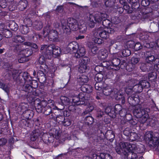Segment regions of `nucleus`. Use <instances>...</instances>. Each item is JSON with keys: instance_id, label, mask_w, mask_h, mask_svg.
I'll list each match as a JSON object with an SVG mask.
<instances>
[{"instance_id": "f257e3e1", "label": "nucleus", "mask_w": 159, "mask_h": 159, "mask_svg": "<svg viewBox=\"0 0 159 159\" xmlns=\"http://www.w3.org/2000/svg\"><path fill=\"white\" fill-rule=\"evenodd\" d=\"M134 144L121 142L116 147V150L119 154L123 153L128 159H135L138 157L137 153L142 152Z\"/></svg>"}, {"instance_id": "f03ea898", "label": "nucleus", "mask_w": 159, "mask_h": 159, "mask_svg": "<svg viewBox=\"0 0 159 159\" xmlns=\"http://www.w3.org/2000/svg\"><path fill=\"white\" fill-rule=\"evenodd\" d=\"M78 20H61L62 28L63 33L69 34L71 30L75 31L79 28L80 32L82 33H85L87 30V27H84L81 28L78 25Z\"/></svg>"}, {"instance_id": "7ed1b4c3", "label": "nucleus", "mask_w": 159, "mask_h": 159, "mask_svg": "<svg viewBox=\"0 0 159 159\" xmlns=\"http://www.w3.org/2000/svg\"><path fill=\"white\" fill-rule=\"evenodd\" d=\"M147 108L143 109L141 108L139 105H137L133 111L134 115L137 118H140V122L143 124L146 122L150 123L151 120L150 117H149Z\"/></svg>"}, {"instance_id": "20e7f679", "label": "nucleus", "mask_w": 159, "mask_h": 159, "mask_svg": "<svg viewBox=\"0 0 159 159\" xmlns=\"http://www.w3.org/2000/svg\"><path fill=\"white\" fill-rule=\"evenodd\" d=\"M41 50H42L43 53L46 55V58L50 59L52 55L58 56L61 53L60 48L58 46H55L54 44H51L48 46L46 45H43L41 47Z\"/></svg>"}, {"instance_id": "39448f33", "label": "nucleus", "mask_w": 159, "mask_h": 159, "mask_svg": "<svg viewBox=\"0 0 159 159\" xmlns=\"http://www.w3.org/2000/svg\"><path fill=\"white\" fill-rule=\"evenodd\" d=\"M43 34L44 37L48 35L49 39L52 41H55L58 37L57 32L54 30H51L49 26H47L43 29Z\"/></svg>"}, {"instance_id": "423d86ee", "label": "nucleus", "mask_w": 159, "mask_h": 159, "mask_svg": "<svg viewBox=\"0 0 159 159\" xmlns=\"http://www.w3.org/2000/svg\"><path fill=\"white\" fill-rule=\"evenodd\" d=\"M151 3L150 0H142L141 2V4L143 7L139 8V11L144 16V20H151L148 17L149 12H150V11H148L149 8V7H147Z\"/></svg>"}, {"instance_id": "0eeeda50", "label": "nucleus", "mask_w": 159, "mask_h": 159, "mask_svg": "<svg viewBox=\"0 0 159 159\" xmlns=\"http://www.w3.org/2000/svg\"><path fill=\"white\" fill-rule=\"evenodd\" d=\"M41 51L42 55L40 57L39 59V62L41 65L40 66V71L41 73V74L43 75L44 74V72H46L47 69H48V66L45 64V60L47 59H48L47 58H46L45 55L43 53L42 50L40 49ZM47 54L46 53V54Z\"/></svg>"}, {"instance_id": "6e6552de", "label": "nucleus", "mask_w": 159, "mask_h": 159, "mask_svg": "<svg viewBox=\"0 0 159 159\" xmlns=\"http://www.w3.org/2000/svg\"><path fill=\"white\" fill-rule=\"evenodd\" d=\"M89 60V59L87 57H84L80 60L78 69V70L80 73H83L86 72L88 68L87 65Z\"/></svg>"}, {"instance_id": "1a4fd4ad", "label": "nucleus", "mask_w": 159, "mask_h": 159, "mask_svg": "<svg viewBox=\"0 0 159 159\" xmlns=\"http://www.w3.org/2000/svg\"><path fill=\"white\" fill-rule=\"evenodd\" d=\"M78 48L79 45L77 43L75 42L70 43L66 47V52H65L66 53H70L71 54H75Z\"/></svg>"}, {"instance_id": "9d476101", "label": "nucleus", "mask_w": 159, "mask_h": 159, "mask_svg": "<svg viewBox=\"0 0 159 159\" xmlns=\"http://www.w3.org/2000/svg\"><path fill=\"white\" fill-rule=\"evenodd\" d=\"M80 100L78 96L74 97L71 102V105L69 106V109L70 110H74L75 109V106L85 104V102H82V103H81V101Z\"/></svg>"}, {"instance_id": "9b49d317", "label": "nucleus", "mask_w": 159, "mask_h": 159, "mask_svg": "<svg viewBox=\"0 0 159 159\" xmlns=\"http://www.w3.org/2000/svg\"><path fill=\"white\" fill-rule=\"evenodd\" d=\"M111 64L108 66V69L118 70L119 69V65L120 62V60L117 58H113L111 61Z\"/></svg>"}, {"instance_id": "f8f14e48", "label": "nucleus", "mask_w": 159, "mask_h": 159, "mask_svg": "<svg viewBox=\"0 0 159 159\" xmlns=\"http://www.w3.org/2000/svg\"><path fill=\"white\" fill-rule=\"evenodd\" d=\"M102 92V93H100L99 92H97L98 95H99L101 96L102 93L107 96L109 95L113 92V90L110 86L107 84H104L103 85Z\"/></svg>"}, {"instance_id": "ddd939ff", "label": "nucleus", "mask_w": 159, "mask_h": 159, "mask_svg": "<svg viewBox=\"0 0 159 159\" xmlns=\"http://www.w3.org/2000/svg\"><path fill=\"white\" fill-rule=\"evenodd\" d=\"M98 34L100 37L102 38L106 39L109 36V34L107 31H106L101 27L99 28L95 31L94 35V36H96Z\"/></svg>"}, {"instance_id": "4468645a", "label": "nucleus", "mask_w": 159, "mask_h": 159, "mask_svg": "<svg viewBox=\"0 0 159 159\" xmlns=\"http://www.w3.org/2000/svg\"><path fill=\"white\" fill-rule=\"evenodd\" d=\"M108 15L105 13H102L98 11L95 14L94 20H109L107 19Z\"/></svg>"}, {"instance_id": "2eb2a0df", "label": "nucleus", "mask_w": 159, "mask_h": 159, "mask_svg": "<svg viewBox=\"0 0 159 159\" xmlns=\"http://www.w3.org/2000/svg\"><path fill=\"white\" fill-rule=\"evenodd\" d=\"M151 2L153 4L151 6V9L152 10L151 11H156L157 12L156 13V15H155V18L154 19L157 18L156 20H159V12L158 11V6L155 3L157 2L158 0H150Z\"/></svg>"}, {"instance_id": "dca6fc26", "label": "nucleus", "mask_w": 159, "mask_h": 159, "mask_svg": "<svg viewBox=\"0 0 159 159\" xmlns=\"http://www.w3.org/2000/svg\"><path fill=\"white\" fill-rule=\"evenodd\" d=\"M28 4V2L26 0H20L18 3L17 8L19 11H23L26 8Z\"/></svg>"}, {"instance_id": "f3484780", "label": "nucleus", "mask_w": 159, "mask_h": 159, "mask_svg": "<svg viewBox=\"0 0 159 159\" xmlns=\"http://www.w3.org/2000/svg\"><path fill=\"white\" fill-rule=\"evenodd\" d=\"M128 1L131 5L132 9L139 11L140 4L139 0H128Z\"/></svg>"}, {"instance_id": "a211bd4d", "label": "nucleus", "mask_w": 159, "mask_h": 159, "mask_svg": "<svg viewBox=\"0 0 159 159\" xmlns=\"http://www.w3.org/2000/svg\"><path fill=\"white\" fill-rule=\"evenodd\" d=\"M115 94L114 97L116 100L121 101V103L123 104L125 102V98L121 91H117Z\"/></svg>"}, {"instance_id": "6ab92c4d", "label": "nucleus", "mask_w": 159, "mask_h": 159, "mask_svg": "<svg viewBox=\"0 0 159 159\" xmlns=\"http://www.w3.org/2000/svg\"><path fill=\"white\" fill-rule=\"evenodd\" d=\"M42 134V132L39 129H36L33 130L31 135V140L32 141H35Z\"/></svg>"}, {"instance_id": "aec40b11", "label": "nucleus", "mask_w": 159, "mask_h": 159, "mask_svg": "<svg viewBox=\"0 0 159 159\" xmlns=\"http://www.w3.org/2000/svg\"><path fill=\"white\" fill-rule=\"evenodd\" d=\"M91 2V5L94 8H99L100 10L103 7V3L101 2L100 1L97 0H90Z\"/></svg>"}, {"instance_id": "412c9836", "label": "nucleus", "mask_w": 159, "mask_h": 159, "mask_svg": "<svg viewBox=\"0 0 159 159\" xmlns=\"http://www.w3.org/2000/svg\"><path fill=\"white\" fill-rule=\"evenodd\" d=\"M85 53V51L84 48L83 47L79 48L77 51L75 53V56L78 58L84 56Z\"/></svg>"}, {"instance_id": "4be33fe9", "label": "nucleus", "mask_w": 159, "mask_h": 159, "mask_svg": "<svg viewBox=\"0 0 159 159\" xmlns=\"http://www.w3.org/2000/svg\"><path fill=\"white\" fill-rule=\"evenodd\" d=\"M116 2V0H107L106 1H103V6L105 5L106 7L112 8L113 9L114 6L117 5Z\"/></svg>"}, {"instance_id": "5701e85b", "label": "nucleus", "mask_w": 159, "mask_h": 159, "mask_svg": "<svg viewBox=\"0 0 159 159\" xmlns=\"http://www.w3.org/2000/svg\"><path fill=\"white\" fill-rule=\"evenodd\" d=\"M93 157L95 159L98 158L99 159H112V157L108 153H101L99 156H98L96 154H93Z\"/></svg>"}, {"instance_id": "b1692460", "label": "nucleus", "mask_w": 159, "mask_h": 159, "mask_svg": "<svg viewBox=\"0 0 159 159\" xmlns=\"http://www.w3.org/2000/svg\"><path fill=\"white\" fill-rule=\"evenodd\" d=\"M151 64L149 63L147 64H142L140 68L141 70L145 72H148L149 71L152 70V68L150 67Z\"/></svg>"}, {"instance_id": "393cba45", "label": "nucleus", "mask_w": 159, "mask_h": 159, "mask_svg": "<svg viewBox=\"0 0 159 159\" xmlns=\"http://www.w3.org/2000/svg\"><path fill=\"white\" fill-rule=\"evenodd\" d=\"M108 52L107 50L103 49L101 50L98 54L99 57L101 59H104L107 57Z\"/></svg>"}, {"instance_id": "a878e982", "label": "nucleus", "mask_w": 159, "mask_h": 159, "mask_svg": "<svg viewBox=\"0 0 159 159\" xmlns=\"http://www.w3.org/2000/svg\"><path fill=\"white\" fill-rule=\"evenodd\" d=\"M60 99L63 105L69 106L71 105L70 100L68 98L64 96H61L60 98Z\"/></svg>"}, {"instance_id": "bb28decb", "label": "nucleus", "mask_w": 159, "mask_h": 159, "mask_svg": "<svg viewBox=\"0 0 159 159\" xmlns=\"http://www.w3.org/2000/svg\"><path fill=\"white\" fill-rule=\"evenodd\" d=\"M32 53V51L30 48H27L25 49L22 50L20 53V55H22L27 58L28 57L30 56Z\"/></svg>"}, {"instance_id": "cd10ccee", "label": "nucleus", "mask_w": 159, "mask_h": 159, "mask_svg": "<svg viewBox=\"0 0 159 159\" xmlns=\"http://www.w3.org/2000/svg\"><path fill=\"white\" fill-rule=\"evenodd\" d=\"M34 115L33 111L27 109L23 112V116L27 119H30Z\"/></svg>"}, {"instance_id": "c85d7f7f", "label": "nucleus", "mask_w": 159, "mask_h": 159, "mask_svg": "<svg viewBox=\"0 0 159 159\" xmlns=\"http://www.w3.org/2000/svg\"><path fill=\"white\" fill-rule=\"evenodd\" d=\"M37 16L35 10H32L27 16L26 20H31V19H34Z\"/></svg>"}, {"instance_id": "c756f323", "label": "nucleus", "mask_w": 159, "mask_h": 159, "mask_svg": "<svg viewBox=\"0 0 159 159\" xmlns=\"http://www.w3.org/2000/svg\"><path fill=\"white\" fill-rule=\"evenodd\" d=\"M88 81V78L87 76L85 75H82L78 80V81L81 85L86 83Z\"/></svg>"}, {"instance_id": "7c9ffc66", "label": "nucleus", "mask_w": 159, "mask_h": 159, "mask_svg": "<svg viewBox=\"0 0 159 159\" xmlns=\"http://www.w3.org/2000/svg\"><path fill=\"white\" fill-rule=\"evenodd\" d=\"M107 20H103L102 22V25L105 26L106 27H107V32L109 34L110 33H112L114 32L115 30L114 29L108 27V26H109V24H110L111 22L110 21V20H107V21L108 22V23L107 25V24H104L105 23H106V22Z\"/></svg>"}, {"instance_id": "2f4dec72", "label": "nucleus", "mask_w": 159, "mask_h": 159, "mask_svg": "<svg viewBox=\"0 0 159 159\" xmlns=\"http://www.w3.org/2000/svg\"><path fill=\"white\" fill-rule=\"evenodd\" d=\"M24 38L20 35H17L15 36L13 39V41L15 43H22L24 41Z\"/></svg>"}, {"instance_id": "473e14b6", "label": "nucleus", "mask_w": 159, "mask_h": 159, "mask_svg": "<svg viewBox=\"0 0 159 159\" xmlns=\"http://www.w3.org/2000/svg\"><path fill=\"white\" fill-rule=\"evenodd\" d=\"M134 86V93L141 92L143 90V86L140 84L139 82V84L135 85Z\"/></svg>"}, {"instance_id": "72a5a7b5", "label": "nucleus", "mask_w": 159, "mask_h": 159, "mask_svg": "<svg viewBox=\"0 0 159 159\" xmlns=\"http://www.w3.org/2000/svg\"><path fill=\"white\" fill-rule=\"evenodd\" d=\"M153 72L151 73H149L148 75V79L152 81L157 78V75L155 72L157 70L155 69L154 67L153 69Z\"/></svg>"}, {"instance_id": "f704fd0d", "label": "nucleus", "mask_w": 159, "mask_h": 159, "mask_svg": "<svg viewBox=\"0 0 159 159\" xmlns=\"http://www.w3.org/2000/svg\"><path fill=\"white\" fill-rule=\"evenodd\" d=\"M113 9L114 10V11L116 13H118L119 14H122L124 11L123 8L118 4L114 6Z\"/></svg>"}, {"instance_id": "c9c22d12", "label": "nucleus", "mask_w": 159, "mask_h": 159, "mask_svg": "<svg viewBox=\"0 0 159 159\" xmlns=\"http://www.w3.org/2000/svg\"><path fill=\"white\" fill-rule=\"evenodd\" d=\"M133 88V86H127L125 89V92L128 94L132 95L133 94H135Z\"/></svg>"}, {"instance_id": "e433bc0d", "label": "nucleus", "mask_w": 159, "mask_h": 159, "mask_svg": "<svg viewBox=\"0 0 159 159\" xmlns=\"http://www.w3.org/2000/svg\"><path fill=\"white\" fill-rule=\"evenodd\" d=\"M91 87L90 86L84 85H83L81 87V89L82 91L84 92L89 93L91 92Z\"/></svg>"}, {"instance_id": "4c0bfd02", "label": "nucleus", "mask_w": 159, "mask_h": 159, "mask_svg": "<svg viewBox=\"0 0 159 159\" xmlns=\"http://www.w3.org/2000/svg\"><path fill=\"white\" fill-rule=\"evenodd\" d=\"M28 107L29 106L27 103L22 102L20 104L18 108L20 109L22 111L24 112L27 109Z\"/></svg>"}, {"instance_id": "58836bf2", "label": "nucleus", "mask_w": 159, "mask_h": 159, "mask_svg": "<svg viewBox=\"0 0 159 159\" xmlns=\"http://www.w3.org/2000/svg\"><path fill=\"white\" fill-rule=\"evenodd\" d=\"M124 10L125 11V12L128 13H131L132 12V10L134 9H132V7H131L130 6L127 4H124V6H123Z\"/></svg>"}, {"instance_id": "ea45409f", "label": "nucleus", "mask_w": 159, "mask_h": 159, "mask_svg": "<svg viewBox=\"0 0 159 159\" xmlns=\"http://www.w3.org/2000/svg\"><path fill=\"white\" fill-rule=\"evenodd\" d=\"M104 77L103 74L101 73H99L96 74L95 77V80L97 82H101Z\"/></svg>"}, {"instance_id": "a19ab883", "label": "nucleus", "mask_w": 159, "mask_h": 159, "mask_svg": "<svg viewBox=\"0 0 159 159\" xmlns=\"http://www.w3.org/2000/svg\"><path fill=\"white\" fill-rule=\"evenodd\" d=\"M140 82L143 88H148L150 86L149 83L146 80H141L140 81Z\"/></svg>"}, {"instance_id": "79ce46f5", "label": "nucleus", "mask_w": 159, "mask_h": 159, "mask_svg": "<svg viewBox=\"0 0 159 159\" xmlns=\"http://www.w3.org/2000/svg\"><path fill=\"white\" fill-rule=\"evenodd\" d=\"M21 32L23 34H26L28 33L29 29L27 25H22L20 27Z\"/></svg>"}, {"instance_id": "37998d69", "label": "nucleus", "mask_w": 159, "mask_h": 159, "mask_svg": "<svg viewBox=\"0 0 159 159\" xmlns=\"http://www.w3.org/2000/svg\"><path fill=\"white\" fill-rule=\"evenodd\" d=\"M0 88L3 89L5 92L8 93L9 91V88L7 85L0 81Z\"/></svg>"}, {"instance_id": "c03bdc74", "label": "nucleus", "mask_w": 159, "mask_h": 159, "mask_svg": "<svg viewBox=\"0 0 159 159\" xmlns=\"http://www.w3.org/2000/svg\"><path fill=\"white\" fill-rule=\"evenodd\" d=\"M136 95L133 94L131 95V96L128 97V100L129 103H133L134 102L135 100V98H136L137 100L138 99L137 97H136Z\"/></svg>"}, {"instance_id": "a18cd8bd", "label": "nucleus", "mask_w": 159, "mask_h": 159, "mask_svg": "<svg viewBox=\"0 0 159 159\" xmlns=\"http://www.w3.org/2000/svg\"><path fill=\"white\" fill-rule=\"evenodd\" d=\"M92 41L98 45L102 44V40L101 39L96 37L93 38H92Z\"/></svg>"}, {"instance_id": "49530a36", "label": "nucleus", "mask_w": 159, "mask_h": 159, "mask_svg": "<svg viewBox=\"0 0 159 159\" xmlns=\"http://www.w3.org/2000/svg\"><path fill=\"white\" fill-rule=\"evenodd\" d=\"M92 52L93 54H96L98 51V48L95 45L93 44L90 47Z\"/></svg>"}, {"instance_id": "de8ad7c7", "label": "nucleus", "mask_w": 159, "mask_h": 159, "mask_svg": "<svg viewBox=\"0 0 159 159\" xmlns=\"http://www.w3.org/2000/svg\"><path fill=\"white\" fill-rule=\"evenodd\" d=\"M35 24H37V25L36 24L35 29L38 30H39L41 29L43 25L41 21H38V20H35V22H34Z\"/></svg>"}, {"instance_id": "09e8293b", "label": "nucleus", "mask_w": 159, "mask_h": 159, "mask_svg": "<svg viewBox=\"0 0 159 159\" xmlns=\"http://www.w3.org/2000/svg\"><path fill=\"white\" fill-rule=\"evenodd\" d=\"M28 60V59L27 58L23 55L22 56H21V55H20V56L19 57V58L18 59V61L20 63H23L27 61Z\"/></svg>"}, {"instance_id": "8fccbe9b", "label": "nucleus", "mask_w": 159, "mask_h": 159, "mask_svg": "<svg viewBox=\"0 0 159 159\" xmlns=\"http://www.w3.org/2000/svg\"><path fill=\"white\" fill-rule=\"evenodd\" d=\"M17 7L16 5L13 2L10 3V4L8 5V9L9 11H12L15 10Z\"/></svg>"}, {"instance_id": "3c124183", "label": "nucleus", "mask_w": 159, "mask_h": 159, "mask_svg": "<svg viewBox=\"0 0 159 159\" xmlns=\"http://www.w3.org/2000/svg\"><path fill=\"white\" fill-rule=\"evenodd\" d=\"M138 138L137 134L135 133H131L130 134V139L132 141L136 140Z\"/></svg>"}, {"instance_id": "603ef678", "label": "nucleus", "mask_w": 159, "mask_h": 159, "mask_svg": "<svg viewBox=\"0 0 159 159\" xmlns=\"http://www.w3.org/2000/svg\"><path fill=\"white\" fill-rule=\"evenodd\" d=\"M122 54L124 57H127L129 56L131 54L130 50L128 49L123 50L122 52Z\"/></svg>"}, {"instance_id": "864d4df0", "label": "nucleus", "mask_w": 159, "mask_h": 159, "mask_svg": "<svg viewBox=\"0 0 159 159\" xmlns=\"http://www.w3.org/2000/svg\"><path fill=\"white\" fill-rule=\"evenodd\" d=\"M44 113L46 115H49L52 112V109L49 107H46L44 108Z\"/></svg>"}, {"instance_id": "5fc2aeb1", "label": "nucleus", "mask_w": 159, "mask_h": 159, "mask_svg": "<svg viewBox=\"0 0 159 159\" xmlns=\"http://www.w3.org/2000/svg\"><path fill=\"white\" fill-rule=\"evenodd\" d=\"M62 124L64 126H67L70 125L71 124V122L69 119L66 118L64 119Z\"/></svg>"}, {"instance_id": "6e6d98bb", "label": "nucleus", "mask_w": 159, "mask_h": 159, "mask_svg": "<svg viewBox=\"0 0 159 159\" xmlns=\"http://www.w3.org/2000/svg\"><path fill=\"white\" fill-rule=\"evenodd\" d=\"M95 23L94 20H88L86 24V26L89 28H93L95 25Z\"/></svg>"}, {"instance_id": "4d7b16f0", "label": "nucleus", "mask_w": 159, "mask_h": 159, "mask_svg": "<svg viewBox=\"0 0 159 159\" xmlns=\"http://www.w3.org/2000/svg\"><path fill=\"white\" fill-rule=\"evenodd\" d=\"M154 68L157 71H159V58H156L154 61Z\"/></svg>"}, {"instance_id": "13d9d810", "label": "nucleus", "mask_w": 159, "mask_h": 159, "mask_svg": "<svg viewBox=\"0 0 159 159\" xmlns=\"http://www.w3.org/2000/svg\"><path fill=\"white\" fill-rule=\"evenodd\" d=\"M86 122L89 124H91L93 122V119L91 116H88L85 118Z\"/></svg>"}, {"instance_id": "bf43d9fd", "label": "nucleus", "mask_w": 159, "mask_h": 159, "mask_svg": "<svg viewBox=\"0 0 159 159\" xmlns=\"http://www.w3.org/2000/svg\"><path fill=\"white\" fill-rule=\"evenodd\" d=\"M78 96L80 98V101H81V103H82V102H85V104L84 105H86V102H87V101L85 99L84 95L83 93H81L79 94Z\"/></svg>"}, {"instance_id": "052dcab7", "label": "nucleus", "mask_w": 159, "mask_h": 159, "mask_svg": "<svg viewBox=\"0 0 159 159\" xmlns=\"http://www.w3.org/2000/svg\"><path fill=\"white\" fill-rule=\"evenodd\" d=\"M7 3L5 0H0V6L2 8H5L7 6Z\"/></svg>"}, {"instance_id": "680f3d73", "label": "nucleus", "mask_w": 159, "mask_h": 159, "mask_svg": "<svg viewBox=\"0 0 159 159\" xmlns=\"http://www.w3.org/2000/svg\"><path fill=\"white\" fill-rule=\"evenodd\" d=\"M122 110V107L120 104H116L115 107V111L116 113H118Z\"/></svg>"}, {"instance_id": "e2e57ef3", "label": "nucleus", "mask_w": 159, "mask_h": 159, "mask_svg": "<svg viewBox=\"0 0 159 159\" xmlns=\"http://www.w3.org/2000/svg\"><path fill=\"white\" fill-rule=\"evenodd\" d=\"M63 6L62 5L57 6L55 10L57 12L60 13L63 12Z\"/></svg>"}, {"instance_id": "0e129e2a", "label": "nucleus", "mask_w": 159, "mask_h": 159, "mask_svg": "<svg viewBox=\"0 0 159 159\" xmlns=\"http://www.w3.org/2000/svg\"><path fill=\"white\" fill-rule=\"evenodd\" d=\"M94 109V107L92 106L89 105L86 108L85 111L84 112L85 114H87L89 112H91Z\"/></svg>"}, {"instance_id": "69168bd1", "label": "nucleus", "mask_w": 159, "mask_h": 159, "mask_svg": "<svg viewBox=\"0 0 159 159\" xmlns=\"http://www.w3.org/2000/svg\"><path fill=\"white\" fill-rule=\"evenodd\" d=\"M142 48L141 44L139 43H137L134 45V49L135 50L138 51L141 49Z\"/></svg>"}, {"instance_id": "338daca9", "label": "nucleus", "mask_w": 159, "mask_h": 159, "mask_svg": "<svg viewBox=\"0 0 159 159\" xmlns=\"http://www.w3.org/2000/svg\"><path fill=\"white\" fill-rule=\"evenodd\" d=\"M64 119L65 118L64 116L61 115L58 116L56 117L57 121L58 122H61V123H62Z\"/></svg>"}, {"instance_id": "774afa93", "label": "nucleus", "mask_w": 159, "mask_h": 159, "mask_svg": "<svg viewBox=\"0 0 159 159\" xmlns=\"http://www.w3.org/2000/svg\"><path fill=\"white\" fill-rule=\"evenodd\" d=\"M10 27L13 30H16L17 29V25L13 21L12 23L10 25Z\"/></svg>"}]
</instances>
